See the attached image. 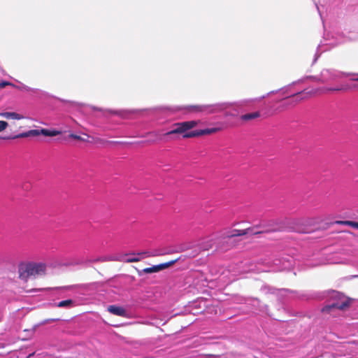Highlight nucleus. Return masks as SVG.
Listing matches in <instances>:
<instances>
[{
    "label": "nucleus",
    "mask_w": 358,
    "mask_h": 358,
    "mask_svg": "<svg viewBox=\"0 0 358 358\" xmlns=\"http://www.w3.org/2000/svg\"><path fill=\"white\" fill-rule=\"evenodd\" d=\"M47 266L43 262H28L22 264L19 266V275L22 280H27L29 278H36L43 275L46 273Z\"/></svg>",
    "instance_id": "20e7f679"
},
{
    "label": "nucleus",
    "mask_w": 358,
    "mask_h": 358,
    "mask_svg": "<svg viewBox=\"0 0 358 358\" xmlns=\"http://www.w3.org/2000/svg\"><path fill=\"white\" fill-rule=\"evenodd\" d=\"M218 238L217 234H212L210 236L203 238L200 243L201 249L203 250H208L215 243V240Z\"/></svg>",
    "instance_id": "9d476101"
},
{
    "label": "nucleus",
    "mask_w": 358,
    "mask_h": 358,
    "mask_svg": "<svg viewBox=\"0 0 358 358\" xmlns=\"http://www.w3.org/2000/svg\"><path fill=\"white\" fill-rule=\"evenodd\" d=\"M71 287L69 286H67V287H64L63 288H65V289H69Z\"/></svg>",
    "instance_id": "a878e982"
},
{
    "label": "nucleus",
    "mask_w": 358,
    "mask_h": 358,
    "mask_svg": "<svg viewBox=\"0 0 358 358\" xmlns=\"http://www.w3.org/2000/svg\"><path fill=\"white\" fill-rule=\"evenodd\" d=\"M102 141H102V140H101V139H98V140H96V142H102Z\"/></svg>",
    "instance_id": "393cba45"
},
{
    "label": "nucleus",
    "mask_w": 358,
    "mask_h": 358,
    "mask_svg": "<svg viewBox=\"0 0 358 358\" xmlns=\"http://www.w3.org/2000/svg\"><path fill=\"white\" fill-rule=\"evenodd\" d=\"M353 225L355 226L357 228H358V223H353Z\"/></svg>",
    "instance_id": "b1692460"
},
{
    "label": "nucleus",
    "mask_w": 358,
    "mask_h": 358,
    "mask_svg": "<svg viewBox=\"0 0 358 358\" xmlns=\"http://www.w3.org/2000/svg\"><path fill=\"white\" fill-rule=\"evenodd\" d=\"M41 135L40 129H31L17 135L15 138H27Z\"/></svg>",
    "instance_id": "2eb2a0df"
},
{
    "label": "nucleus",
    "mask_w": 358,
    "mask_h": 358,
    "mask_svg": "<svg viewBox=\"0 0 358 358\" xmlns=\"http://www.w3.org/2000/svg\"><path fill=\"white\" fill-rule=\"evenodd\" d=\"M6 86H12L15 87V85L8 82V81H1L0 82V89L5 87Z\"/></svg>",
    "instance_id": "aec40b11"
},
{
    "label": "nucleus",
    "mask_w": 358,
    "mask_h": 358,
    "mask_svg": "<svg viewBox=\"0 0 358 358\" xmlns=\"http://www.w3.org/2000/svg\"><path fill=\"white\" fill-rule=\"evenodd\" d=\"M108 310L110 313L117 315V316H126L127 315L126 310L121 306H115V305L109 306L108 307Z\"/></svg>",
    "instance_id": "ddd939ff"
},
{
    "label": "nucleus",
    "mask_w": 358,
    "mask_h": 358,
    "mask_svg": "<svg viewBox=\"0 0 358 358\" xmlns=\"http://www.w3.org/2000/svg\"><path fill=\"white\" fill-rule=\"evenodd\" d=\"M70 137L73 139L80 140V141H86L85 139L83 138L82 137H80V136H78L76 134H71Z\"/></svg>",
    "instance_id": "4be33fe9"
},
{
    "label": "nucleus",
    "mask_w": 358,
    "mask_h": 358,
    "mask_svg": "<svg viewBox=\"0 0 358 358\" xmlns=\"http://www.w3.org/2000/svg\"><path fill=\"white\" fill-rule=\"evenodd\" d=\"M15 88H17V89H19L20 90H23V91H27V92H29L31 90V88L24 84H20V85L17 86V85H15V87H14Z\"/></svg>",
    "instance_id": "6ab92c4d"
},
{
    "label": "nucleus",
    "mask_w": 358,
    "mask_h": 358,
    "mask_svg": "<svg viewBox=\"0 0 358 358\" xmlns=\"http://www.w3.org/2000/svg\"><path fill=\"white\" fill-rule=\"evenodd\" d=\"M210 358H216V357H210Z\"/></svg>",
    "instance_id": "c85d7f7f"
},
{
    "label": "nucleus",
    "mask_w": 358,
    "mask_h": 358,
    "mask_svg": "<svg viewBox=\"0 0 358 358\" xmlns=\"http://www.w3.org/2000/svg\"><path fill=\"white\" fill-rule=\"evenodd\" d=\"M357 40H358V38H356Z\"/></svg>",
    "instance_id": "c756f323"
},
{
    "label": "nucleus",
    "mask_w": 358,
    "mask_h": 358,
    "mask_svg": "<svg viewBox=\"0 0 358 358\" xmlns=\"http://www.w3.org/2000/svg\"><path fill=\"white\" fill-rule=\"evenodd\" d=\"M292 85H288L286 87H284L280 90V93L282 95H287L285 98L282 99V106L283 107H289L293 106L301 100L305 99H308L312 95L316 94L319 93L320 91L322 92H337V91H345L352 88V87L348 85H341L339 87H328L324 89H313L311 90H305L303 91L293 94L292 95H289L290 89Z\"/></svg>",
    "instance_id": "f03ea898"
},
{
    "label": "nucleus",
    "mask_w": 358,
    "mask_h": 358,
    "mask_svg": "<svg viewBox=\"0 0 358 358\" xmlns=\"http://www.w3.org/2000/svg\"><path fill=\"white\" fill-rule=\"evenodd\" d=\"M41 134L45 136H56L58 132L55 131H50L46 129H40Z\"/></svg>",
    "instance_id": "a211bd4d"
},
{
    "label": "nucleus",
    "mask_w": 358,
    "mask_h": 358,
    "mask_svg": "<svg viewBox=\"0 0 358 358\" xmlns=\"http://www.w3.org/2000/svg\"><path fill=\"white\" fill-rule=\"evenodd\" d=\"M347 41V39L344 38L341 34H337L336 36H332V41H329V42H325L324 43L320 45L318 48L322 49L323 46L330 45L335 46L338 44L344 43Z\"/></svg>",
    "instance_id": "9b49d317"
},
{
    "label": "nucleus",
    "mask_w": 358,
    "mask_h": 358,
    "mask_svg": "<svg viewBox=\"0 0 358 358\" xmlns=\"http://www.w3.org/2000/svg\"><path fill=\"white\" fill-rule=\"evenodd\" d=\"M175 262H176V260H173V261H171V262H169L167 263L161 264L159 265L153 266L152 267L145 268L143 270V272L145 273H157L164 268H168L169 266H170Z\"/></svg>",
    "instance_id": "1a4fd4ad"
},
{
    "label": "nucleus",
    "mask_w": 358,
    "mask_h": 358,
    "mask_svg": "<svg viewBox=\"0 0 358 358\" xmlns=\"http://www.w3.org/2000/svg\"><path fill=\"white\" fill-rule=\"evenodd\" d=\"M161 255L162 254L157 252L144 251L136 254L125 255L122 258V260L125 262H136L148 257H154Z\"/></svg>",
    "instance_id": "0eeeda50"
},
{
    "label": "nucleus",
    "mask_w": 358,
    "mask_h": 358,
    "mask_svg": "<svg viewBox=\"0 0 358 358\" xmlns=\"http://www.w3.org/2000/svg\"><path fill=\"white\" fill-rule=\"evenodd\" d=\"M351 80L354 81H358V75L353 76Z\"/></svg>",
    "instance_id": "5701e85b"
},
{
    "label": "nucleus",
    "mask_w": 358,
    "mask_h": 358,
    "mask_svg": "<svg viewBox=\"0 0 358 358\" xmlns=\"http://www.w3.org/2000/svg\"><path fill=\"white\" fill-rule=\"evenodd\" d=\"M8 127V123L5 121H0V132L3 131Z\"/></svg>",
    "instance_id": "412c9836"
},
{
    "label": "nucleus",
    "mask_w": 358,
    "mask_h": 358,
    "mask_svg": "<svg viewBox=\"0 0 358 358\" xmlns=\"http://www.w3.org/2000/svg\"><path fill=\"white\" fill-rule=\"evenodd\" d=\"M2 320V315H0V322Z\"/></svg>",
    "instance_id": "cd10ccee"
},
{
    "label": "nucleus",
    "mask_w": 358,
    "mask_h": 358,
    "mask_svg": "<svg viewBox=\"0 0 358 358\" xmlns=\"http://www.w3.org/2000/svg\"><path fill=\"white\" fill-rule=\"evenodd\" d=\"M327 50H328V48H327L322 49V51H327Z\"/></svg>",
    "instance_id": "bb28decb"
},
{
    "label": "nucleus",
    "mask_w": 358,
    "mask_h": 358,
    "mask_svg": "<svg viewBox=\"0 0 358 358\" xmlns=\"http://www.w3.org/2000/svg\"><path fill=\"white\" fill-rule=\"evenodd\" d=\"M274 264L276 266L275 268H273L275 271L287 269L292 266V263L289 260L285 259H275Z\"/></svg>",
    "instance_id": "f8f14e48"
},
{
    "label": "nucleus",
    "mask_w": 358,
    "mask_h": 358,
    "mask_svg": "<svg viewBox=\"0 0 358 358\" xmlns=\"http://www.w3.org/2000/svg\"><path fill=\"white\" fill-rule=\"evenodd\" d=\"M73 304V301L71 299H67L62 301L58 303L57 306L59 308H69Z\"/></svg>",
    "instance_id": "f3484780"
},
{
    "label": "nucleus",
    "mask_w": 358,
    "mask_h": 358,
    "mask_svg": "<svg viewBox=\"0 0 358 358\" xmlns=\"http://www.w3.org/2000/svg\"><path fill=\"white\" fill-rule=\"evenodd\" d=\"M250 100L245 99L236 103H217L210 105H191L185 107L189 111L203 112L208 114L221 112L232 106L242 108L246 106Z\"/></svg>",
    "instance_id": "7ed1b4c3"
},
{
    "label": "nucleus",
    "mask_w": 358,
    "mask_h": 358,
    "mask_svg": "<svg viewBox=\"0 0 358 358\" xmlns=\"http://www.w3.org/2000/svg\"><path fill=\"white\" fill-rule=\"evenodd\" d=\"M0 116L6 119L10 120H22L24 116L15 112H3L0 113Z\"/></svg>",
    "instance_id": "4468645a"
},
{
    "label": "nucleus",
    "mask_w": 358,
    "mask_h": 358,
    "mask_svg": "<svg viewBox=\"0 0 358 358\" xmlns=\"http://www.w3.org/2000/svg\"><path fill=\"white\" fill-rule=\"evenodd\" d=\"M259 228H261L260 226H256L252 228H248L243 230L233 229L231 231L224 232L222 236H223L224 238H232L246 234H258L270 230L266 229L259 230L258 229ZM271 230L274 231L275 230V229H271Z\"/></svg>",
    "instance_id": "39448f33"
},
{
    "label": "nucleus",
    "mask_w": 358,
    "mask_h": 358,
    "mask_svg": "<svg viewBox=\"0 0 358 358\" xmlns=\"http://www.w3.org/2000/svg\"><path fill=\"white\" fill-rule=\"evenodd\" d=\"M347 76L345 73L335 69H323L320 73V80L322 83L335 81Z\"/></svg>",
    "instance_id": "423d86ee"
},
{
    "label": "nucleus",
    "mask_w": 358,
    "mask_h": 358,
    "mask_svg": "<svg viewBox=\"0 0 358 358\" xmlns=\"http://www.w3.org/2000/svg\"><path fill=\"white\" fill-rule=\"evenodd\" d=\"M259 115H260V114L259 112L248 113V114L243 115L241 116V120H245V121L255 119V118L259 117Z\"/></svg>",
    "instance_id": "dca6fc26"
},
{
    "label": "nucleus",
    "mask_w": 358,
    "mask_h": 358,
    "mask_svg": "<svg viewBox=\"0 0 358 358\" xmlns=\"http://www.w3.org/2000/svg\"><path fill=\"white\" fill-rule=\"evenodd\" d=\"M349 306V300L346 299L344 301H338L336 302H333L329 305L325 306L322 308V312H330L333 309H339L344 310Z\"/></svg>",
    "instance_id": "6e6552de"
},
{
    "label": "nucleus",
    "mask_w": 358,
    "mask_h": 358,
    "mask_svg": "<svg viewBox=\"0 0 358 358\" xmlns=\"http://www.w3.org/2000/svg\"><path fill=\"white\" fill-rule=\"evenodd\" d=\"M197 122L194 120L187 121L174 124L172 129L164 133H155L156 141H166L168 139H176L178 135H181L183 138H192L202 135L211 134L219 131V128L213 127L196 131H187L190 129L196 127Z\"/></svg>",
    "instance_id": "f257e3e1"
}]
</instances>
